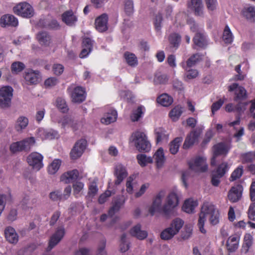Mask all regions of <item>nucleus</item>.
<instances>
[{"instance_id":"1","label":"nucleus","mask_w":255,"mask_h":255,"mask_svg":"<svg viewBox=\"0 0 255 255\" xmlns=\"http://www.w3.org/2000/svg\"><path fill=\"white\" fill-rule=\"evenodd\" d=\"M165 196V192L161 190L153 199L152 203L148 209V212L151 216H153L156 213H162L165 216H169L173 209L178 206L179 200L176 193H169L166 197L164 204L162 205Z\"/></svg>"},{"instance_id":"2","label":"nucleus","mask_w":255,"mask_h":255,"mask_svg":"<svg viewBox=\"0 0 255 255\" xmlns=\"http://www.w3.org/2000/svg\"><path fill=\"white\" fill-rule=\"evenodd\" d=\"M207 217L209 218L210 223L213 225L219 223V214L218 211L211 203L205 202L202 206L198 223L199 230L204 234L206 232L204 228V226Z\"/></svg>"},{"instance_id":"3","label":"nucleus","mask_w":255,"mask_h":255,"mask_svg":"<svg viewBox=\"0 0 255 255\" xmlns=\"http://www.w3.org/2000/svg\"><path fill=\"white\" fill-rule=\"evenodd\" d=\"M184 221L177 218L172 220L169 226L163 230L160 233V238L165 241L169 240L176 235L182 228Z\"/></svg>"},{"instance_id":"4","label":"nucleus","mask_w":255,"mask_h":255,"mask_svg":"<svg viewBox=\"0 0 255 255\" xmlns=\"http://www.w3.org/2000/svg\"><path fill=\"white\" fill-rule=\"evenodd\" d=\"M131 138L135 147L139 151L148 152L150 149V143L144 132L135 131L132 134Z\"/></svg>"},{"instance_id":"5","label":"nucleus","mask_w":255,"mask_h":255,"mask_svg":"<svg viewBox=\"0 0 255 255\" xmlns=\"http://www.w3.org/2000/svg\"><path fill=\"white\" fill-rule=\"evenodd\" d=\"M34 143V137H28L21 141L12 143L9 146V150L12 153H16L21 151L28 152Z\"/></svg>"},{"instance_id":"6","label":"nucleus","mask_w":255,"mask_h":255,"mask_svg":"<svg viewBox=\"0 0 255 255\" xmlns=\"http://www.w3.org/2000/svg\"><path fill=\"white\" fill-rule=\"evenodd\" d=\"M13 89L10 86L2 87L0 89V108L6 109L11 106Z\"/></svg>"},{"instance_id":"7","label":"nucleus","mask_w":255,"mask_h":255,"mask_svg":"<svg viewBox=\"0 0 255 255\" xmlns=\"http://www.w3.org/2000/svg\"><path fill=\"white\" fill-rule=\"evenodd\" d=\"M65 234V229L63 227L58 228L55 232L50 238L48 246L44 255H51L49 252L53 249L63 239Z\"/></svg>"},{"instance_id":"8","label":"nucleus","mask_w":255,"mask_h":255,"mask_svg":"<svg viewBox=\"0 0 255 255\" xmlns=\"http://www.w3.org/2000/svg\"><path fill=\"white\" fill-rule=\"evenodd\" d=\"M14 12L23 17L30 18L34 15L33 7L26 2H20L13 7Z\"/></svg>"},{"instance_id":"9","label":"nucleus","mask_w":255,"mask_h":255,"mask_svg":"<svg viewBox=\"0 0 255 255\" xmlns=\"http://www.w3.org/2000/svg\"><path fill=\"white\" fill-rule=\"evenodd\" d=\"M190 170L195 172H204L207 170L208 165L203 157H197L188 162Z\"/></svg>"},{"instance_id":"10","label":"nucleus","mask_w":255,"mask_h":255,"mask_svg":"<svg viewBox=\"0 0 255 255\" xmlns=\"http://www.w3.org/2000/svg\"><path fill=\"white\" fill-rule=\"evenodd\" d=\"M42 159L43 156L36 152L31 153L27 158L29 165L37 171L39 170L43 166Z\"/></svg>"},{"instance_id":"11","label":"nucleus","mask_w":255,"mask_h":255,"mask_svg":"<svg viewBox=\"0 0 255 255\" xmlns=\"http://www.w3.org/2000/svg\"><path fill=\"white\" fill-rule=\"evenodd\" d=\"M228 170L227 163H223L218 167L216 172L212 174L211 183L214 186H218L222 178Z\"/></svg>"},{"instance_id":"12","label":"nucleus","mask_w":255,"mask_h":255,"mask_svg":"<svg viewBox=\"0 0 255 255\" xmlns=\"http://www.w3.org/2000/svg\"><path fill=\"white\" fill-rule=\"evenodd\" d=\"M87 141L85 139H81L77 141L70 152L72 159H76L80 157L86 148Z\"/></svg>"},{"instance_id":"13","label":"nucleus","mask_w":255,"mask_h":255,"mask_svg":"<svg viewBox=\"0 0 255 255\" xmlns=\"http://www.w3.org/2000/svg\"><path fill=\"white\" fill-rule=\"evenodd\" d=\"M201 131V129L199 128L193 129L187 135L183 145V148L187 149L193 145L196 142H198V137Z\"/></svg>"},{"instance_id":"14","label":"nucleus","mask_w":255,"mask_h":255,"mask_svg":"<svg viewBox=\"0 0 255 255\" xmlns=\"http://www.w3.org/2000/svg\"><path fill=\"white\" fill-rule=\"evenodd\" d=\"M229 91L232 92L235 91L236 96L234 98L235 101L239 100H244L247 98V91L242 86H239L237 83H234L228 87Z\"/></svg>"},{"instance_id":"15","label":"nucleus","mask_w":255,"mask_h":255,"mask_svg":"<svg viewBox=\"0 0 255 255\" xmlns=\"http://www.w3.org/2000/svg\"><path fill=\"white\" fill-rule=\"evenodd\" d=\"M24 77L27 84L35 85L40 80V75L38 71L28 69L25 71Z\"/></svg>"},{"instance_id":"16","label":"nucleus","mask_w":255,"mask_h":255,"mask_svg":"<svg viewBox=\"0 0 255 255\" xmlns=\"http://www.w3.org/2000/svg\"><path fill=\"white\" fill-rule=\"evenodd\" d=\"M108 16L103 13L97 17L95 21L96 29L100 32L106 31L108 29Z\"/></svg>"},{"instance_id":"17","label":"nucleus","mask_w":255,"mask_h":255,"mask_svg":"<svg viewBox=\"0 0 255 255\" xmlns=\"http://www.w3.org/2000/svg\"><path fill=\"white\" fill-rule=\"evenodd\" d=\"M213 151V156L211 161L212 165H215L216 164V158L217 156L220 155H226L227 154L228 152V148L225 143L221 142L214 145Z\"/></svg>"},{"instance_id":"18","label":"nucleus","mask_w":255,"mask_h":255,"mask_svg":"<svg viewBox=\"0 0 255 255\" xmlns=\"http://www.w3.org/2000/svg\"><path fill=\"white\" fill-rule=\"evenodd\" d=\"M72 101L74 103H80L83 102L86 98L85 91L81 87H77L74 88L71 94Z\"/></svg>"},{"instance_id":"19","label":"nucleus","mask_w":255,"mask_h":255,"mask_svg":"<svg viewBox=\"0 0 255 255\" xmlns=\"http://www.w3.org/2000/svg\"><path fill=\"white\" fill-rule=\"evenodd\" d=\"M79 172L77 169L67 171L64 173L60 177V181L65 184L73 182L78 179Z\"/></svg>"},{"instance_id":"20","label":"nucleus","mask_w":255,"mask_h":255,"mask_svg":"<svg viewBox=\"0 0 255 255\" xmlns=\"http://www.w3.org/2000/svg\"><path fill=\"white\" fill-rule=\"evenodd\" d=\"M129 234L131 236L139 240H143L146 238L148 236L147 231L141 230L140 224H137L131 228L129 231Z\"/></svg>"},{"instance_id":"21","label":"nucleus","mask_w":255,"mask_h":255,"mask_svg":"<svg viewBox=\"0 0 255 255\" xmlns=\"http://www.w3.org/2000/svg\"><path fill=\"white\" fill-rule=\"evenodd\" d=\"M114 175L117 179L115 180V184L119 185L128 175V173L125 167L121 164H118L115 168Z\"/></svg>"},{"instance_id":"22","label":"nucleus","mask_w":255,"mask_h":255,"mask_svg":"<svg viewBox=\"0 0 255 255\" xmlns=\"http://www.w3.org/2000/svg\"><path fill=\"white\" fill-rule=\"evenodd\" d=\"M0 24L2 27L16 26L18 24V20L16 17L11 14H5L2 16L0 19Z\"/></svg>"},{"instance_id":"23","label":"nucleus","mask_w":255,"mask_h":255,"mask_svg":"<svg viewBox=\"0 0 255 255\" xmlns=\"http://www.w3.org/2000/svg\"><path fill=\"white\" fill-rule=\"evenodd\" d=\"M4 235L6 240L9 243L15 244L18 242L19 236L13 228L10 226L6 227L4 230Z\"/></svg>"},{"instance_id":"24","label":"nucleus","mask_w":255,"mask_h":255,"mask_svg":"<svg viewBox=\"0 0 255 255\" xmlns=\"http://www.w3.org/2000/svg\"><path fill=\"white\" fill-rule=\"evenodd\" d=\"M152 158L154 159L156 168L157 169L162 168L166 161V158L164 156L163 149L159 148L155 152Z\"/></svg>"},{"instance_id":"25","label":"nucleus","mask_w":255,"mask_h":255,"mask_svg":"<svg viewBox=\"0 0 255 255\" xmlns=\"http://www.w3.org/2000/svg\"><path fill=\"white\" fill-rule=\"evenodd\" d=\"M126 199V198L123 195L117 197L114 200L113 206L109 211V215L112 217L118 212L121 206L125 203Z\"/></svg>"},{"instance_id":"26","label":"nucleus","mask_w":255,"mask_h":255,"mask_svg":"<svg viewBox=\"0 0 255 255\" xmlns=\"http://www.w3.org/2000/svg\"><path fill=\"white\" fill-rule=\"evenodd\" d=\"M188 7L194 11L195 14L198 16L203 14V4L202 0H191L188 3Z\"/></svg>"},{"instance_id":"27","label":"nucleus","mask_w":255,"mask_h":255,"mask_svg":"<svg viewBox=\"0 0 255 255\" xmlns=\"http://www.w3.org/2000/svg\"><path fill=\"white\" fill-rule=\"evenodd\" d=\"M240 238L238 236L230 237L226 243L227 249L229 252H235L239 247Z\"/></svg>"},{"instance_id":"28","label":"nucleus","mask_w":255,"mask_h":255,"mask_svg":"<svg viewBox=\"0 0 255 255\" xmlns=\"http://www.w3.org/2000/svg\"><path fill=\"white\" fill-rule=\"evenodd\" d=\"M62 18L67 25L72 26L77 21V17L72 10H67L62 15Z\"/></svg>"},{"instance_id":"29","label":"nucleus","mask_w":255,"mask_h":255,"mask_svg":"<svg viewBox=\"0 0 255 255\" xmlns=\"http://www.w3.org/2000/svg\"><path fill=\"white\" fill-rule=\"evenodd\" d=\"M253 244V237L250 234H246L244 238V242L242 246L241 252L242 253L247 254Z\"/></svg>"},{"instance_id":"30","label":"nucleus","mask_w":255,"mask_h":255,"mask_svg":"<svg viewBox=\"0 0 255 255\" xmlns=\"http://www.w3.org/2000/svg\"><path fill=\"white\" fill-rule=\"evenodd\" d=\"M241 187H233L230 190L228 194V198L232 202L238 201L242 196V191Z\"/></svg>"},{"instance_id":"31","label":"nucleus","mask_w":255,"mask_h":255,"mask_svg":"<svg viewBox=\"0 0 255 255\" xmlns=\"http://www.w3.org/2000/svg\"><path fill=\"white\" fill-rule=\"evenodd\" d=\"M28 119L24 116H20L16 120L15 128L18 132H21L28 125Z\"/></svg>"},{"instance_id":"32","label":"nucleus","mask_w":255,"mask_h":255,"mask_svg":"<svg viewBox=\"0 0 255 255\" xmlns=\"http://www.w3.org/2000/svg\"><path fill=\"white\" fill-rule=\"evenodd\" d=\"M39 43L42 46H48L51 43V37L46 32H40L37 35Z\"/></svg>"},{"instance_id":"33","label":"nucleus","mask_w":255,"mask_h":255,"mask_svg":"<svg viewBox=\"0 0 255 255\" xmlns=\"http://www.w3.org/2000/svg\"><path fill=\"white\" fill-rule=\"evenodd\" d=\"M117 119V113L115 110H112L110 112L107 113L103 117L101 121L102 123L105 125H109L112 123L115 122Z\"/></svg>"},{"instance_id":"34","label":"nucleus","mask_w":255,"mask_h":255,"mask_svg":"<svg viewBox=\"0 0 255 255\" xmlns=\"http://www.w3.org/2000/svg\"><path fill=\"white\" fill-rule=\"evenodd\" d=\"M154 133L157 143L163 141H166L168 138V134L166 133V131L162 128H156Z\"/></svg>"},{"instance_id":"35","label":"nucleus","mask_w":255,"mask_h":255,"mask_svg":"<svg viewBox=\"0 0 255 255\" xmlns=\"http://www.w3.org/2000/svg\"><path fill=\"white\" fill-rule=\"evenodd\" d=\"M194 43L195 45L204 48L207 45L206 38L203 33L201 32H196L193 38Z\"/></svg>"},{"instance_id":"36","label":"nucleus","mask_w":255,"mask_h":255,"mask_svg":"<svg viewBox=\"0 0 255 255\" xmlns=\"http://www.w3.org/2000/svg\"><path fill=\"white\" fill-rule=\"evenodd\" d=\"M157 102L164 107H168L173 103V99L168 94H163L157 98Z\"/></svg>"},{"instance_id":"37","label":"nucleus","mask_w":255,"mask_h":255,"mask_svg":"<svg viewBox=\"0 0 255 255\" xmlns=\"http://www.w3.org/2000/svg\"><path fill=\"white\" fill-rule=\"evenodd\" d=\"M198 204L196 201L189 199L185 201L183 206V210L186 213H192Z\"/></svg>"},{"instance_id":"38","label":"nucleus","mask_w":255,"mask_h":255,"mask_svg":"<svg viewBox=\"0 0 255 255\" xmlns=\"http://www.w3.org/2000/svg\"><path fill=\"white\" fill-rule=\"evenodd\" d=\"M243 15L248 19L254 21L255 19V7L249 6L244 7L242 10Z\"/></svg>"},{"instance_id":"39","label":"nucleus","mask_w":255,"mask_h":255,"mask_svg":"<svg viewBox=\"0 0 255 255\" xmlns=\"http://www.w3.org/2000/svg\"><path fill=\"white\" fill-rule=\"evenodd\" d=\"M136 159L138 164L141 167L145 166L148 163H152L153 159L150 156H147L145 154H139L137 155Z\"/></svg>"},{"instance_id":"40","label":"nucleus","mask_w":255,"mask_h":255,"mask_svg":"<svg viewBox=\"0 0 255 255\" xmlns=\"http://www.w3.org/2000/svg\"><path fill=\"white\" fill-rule=\"evenodd\" d=\"M182 113L183 108L178 105L170 111L169 115L173 121H176L179 119Z\"/></svg>"},{"instance_id":"41","label":"nucleus","mask_w":255,"mask_h":255,"mask_svg":"<svg viewBox=\"0 0 255 255\" xmlns=\"http://www.w3.org/2000/svg\"><path fill=\"white\" fill-rule=\"evenodd\" d=\"M182 138L176 137L169 144V151L172 154H175L178 151Z\"/></svg>"},{"instance_id":"42","label":"nucleus","mask_w":255,"mask_h":255,"mask_svg":"<svg viewBox=\"0 0 255 255\" xmlns=\"http://www.w3.org/2000/svg\"><path fill=\"white\" fill-rule=\"evenodd\" d=\"M124 56L126 61L128 65L134 67L137 65V59L134 54L126 52L124 54Z\"/></svg>"},{"instance_id":"43","label":"nucleus","mask_w":255,"mask_h":255,"mask_svg":"<svg viewBox=\"0 0 255 255\" xmlns=\"http://www.w3.org/2000/svg\"><path fill=\"white\" fill-rule=\"evenodd\" d=\"M127 236L125 233L121 236L120 250L122 253L127 252L129 249L130 243L127 242Z\"/></svg>"},{"instance_id":"44","label":"nucleus","mask_w":255,"mask_h":255,"mask_svg":"<svg viewBox=\"0 0 255 255\" xmlns=\"http://www.w3.org/2000/svg\"><path fill=\"white\" fill-rule=\"evenodd\" d=\"M168 81V77L166 75L161 74L160 72H156L154 75L153 82L154 84H164Z\"/></svg>"},{"instance_id":"45","label":"nucleus","mask_w":255,"mask_h":255,"mask_svg":"<svg viewBox=\"0 0 255 255\" xmlns=\"http://www.w3.org/2000/svg\"><path fill=\"white\" fill-rule=\"evenodd\" d=\"M61 164V161L59 159H54L48 166V172L51 174H54L59 170Z\"/></svg>"},{"instance_id":"46","label":"nucleus","mask_w":255,"mask_h":255,"mask_svg":"<svg viewBox=\"0 0 255 255\" xmlns=\"http://www.w3.org/2000/svg\"><path fill=\"white\" fill-rule=\"evenodd\" d=\"M181 37L177 33H172L169 36V41L171 47L177 48L180 42Z\"/></svg>"},{"instance_id":"47","label":"nucleus","mask_w":255,"mask_h":255,"mask_svg":"<svg viewBox=\"0 0 255 255\" xmlns=\"http://www.w3.org/2000/svg\"><path fill=\"white\" fill-rule=\"evenodd\" d=\"M56 106L57 108L62 113H67L69 108L65 100L61 98H58L56 100Z\"/></svg>"},{"instance_id":"48","label":"nucleus","mask_w":255,"mask_h":255,"mask_svg":"<svg viewBox=\"0 0 255 255\" xmlns=\"http://www.w3.org/2000/svg\"><path fill=\"white\" fill-rule=\"evenodd\" d=\"M201 60V57L198 53L192 55L186 62V67L190 68L194 66L197 62Z\"/></svg>"},{"instance_id":"49","label":"nucleus","mask_w":255,"mask_h":255,"mask_svg":"<svg viewBox=\"0 0 255 255\" xmlns=\"http://www.w3.org/2000/svg\"><path fill=\"white\" fill-rule=\"evenodd\" d=\"M223 40L226 43L230 44L233 41V35L228 26H226L223 32Z\"/></svg>"},{"instance_id":"50","label":"nucleus","mask_w":255,"mask_h":255,"mask_svg":"<svg viewBox=\"0 0 255 255\" xmlns=\"http://www.w3.org/2000/svg\"><path fill=\"white\" fill-rule=\"evenodd\" d=\"M25 68L24 64L19 61L13 62L11 66V71L13 73L17 74L22 71Z\"/></svg>"},{"instance_id":"51","label":"nucleus","mask_w":255,"mask_h":255,"mask_svg":"<svg viewBox=\"0 0 255 255\" xmlns=\"http://www.w3.org/2000/svg\"><path fill=\"white\" fill-rule=\"evenodd\" d=\"M244 171L243 166H239L232 173L230 181H233L240 178L243 175Z\"/></svg>"},{"instance_id":"52","label":"nucleus","mask_w":255,"mask_h":255,"mask_svg":"<svg viewBox=\"0 0 255 255\" xmlns=\"http://www.w3.org/2000/svg\"><path fill=\"white\" fill-rule=\"evenodd\" d=\"M133 2L132 0H125L124 2V10L128 15L131 14L133 12Z\"/></svg>"},{"instance_id":"53","label":"nucleus","mask_w":255,"mask_h":255,"mask_svg":"<svg viewBox=\"0 0 255 255\" xmlns=\"http://www.w3.org/2000/svg\"><path fill=\"white\" fill-rule=\"evenodd\" d=\"M185 70L187 71L185 76L184 77L185 81H188L189 80H191L192 79H194L196 78L198 75V72L197 70L195 69H191L187 70V67H184Z\"/></svg>"},{"instance_id":"54","label":"nucleus","mask_w":255,"mask_h":255,"mask_svg":"<svg viewBox=\"0 0 255 255\" xmlns=\"http://www.w3.org/2000/svg\"><path fill=\"white\" fill-rule=\"evenodd\" d=\"M193 227L191 225H186L182 232L181 237L183 240H187L192 234Z\"/></svg>"},{"instance_id":"55","label":"nucleus","mask_w":255,"mask_h":255,"mask_svg":"<svg viewBox=\"0 0 255 255\" xmlns=\"http://www.w3.org/2000/svg\"><path fill=\"white\" fill-rule=\"evenodd\" d=\"M143 114L142 107H138L137 109L133 111L130 115V119L132 122L138 121Z\"/></svg>"},{"instance_id":"56","label":"nucleus","mask_w":255,"mask_h":255,"mask_svg":"<svg viewBox=\"0 0 255 255\" xmlns=\"http://www.w3.org/2000/svg\"><path fill=\"white\" fill-rule=\"evenodd\" d=\"M49 197L53 201L63 200L61 191L58 190L50 192Z\"/></svg>"},{"instance_id":"57","label":"nucleus","mask_w":255,"mask_h":255,"mask_svg":"<svg viewBox=\"0 0 255 255\" xmlns=\"http://www.w3.org/2000/svg\"><path fill=\"white\" fill-rule=\"evenodd\" d=\"M235 132L233 134V137L236 138V141L239 142L242 139V137L245 134V129L243 127H240L239 128H237V129H234Z\"/></svg>"},{"instance_id":"58","label":"nucleus","mask_w":255,"mask_h":255,"mask_svg":"<svg viewBox=\"0 0 255 255\" xmlns=\"http://www.w3.org/2000/svg\"><path fill=\"white\" fill-rule=\"evenodd\" d=\"M98 188L95 182L91 183L89 187L88 195L90 197L93 198L98 193Z\"/></svg>"},{"instance_id":"59","label":"nucleus","mask_w":255,"mask_h":255,"mask_svg":"<svg viewBox=\"0 0 255 255\" xmlns=\"http://www.w3.org/2000/svg\"><path fill=\"white\" fill-rule=\"evenodd\" d=\"M162 20V17L160 13H158L154 19V25L155 29L157 31H159L161 29V23Z\"/></svg>"},{"instance_id":"60","label":"nucleus","mask_w":255,"mask_h":255,"mask_svg":"<svg viewBox=\"0 0 255 255\" xmlns=\"http://www.w3.org/2000/svg\"><path fill=\"white\" fill-rule=\"evenodd\" d=\"M72 119L71 117L64 116L63 117L58 123L61 124L63 128H65L67 126H70L71 124L72 123Z\"/></svg>"},{"instance_id":"61","label":"nucleus","mask_w":255,"mask_h":255,"mask_svg":"<svg viewBox=\"0 0 255 255\" xmlns=\"http://www.w3.org/2000/svg\"><path fill=\"white\" fill-rule=\"evenodd\" d=\"M255 157L254 153L249 152L242 155V162L243 163L251 162Z\"/></svg>"},{"instance_id":"62","label":"nucleus","mask_w":255,"mask_h":255,"mask_svg":"<svg viewBox=\"0 0 255 255\" xmlns=\"http://www.w3.org/2000/svg\"><path fill=\"white\" fill-rule=\"evenodd\" d=\"M207 9L209 11H213L216 9L217 5V0H205Z\"/></svg>"},{"instance_id":"63","label":"nucleus","mask_w":255,"mask_h":255,"mask_svg":"<svg viewBox=\"0 0 255 255\" xmlns=\"http://www.w3.org/2000/svg\"><path fill=\"white\" fill-rule=\"evenodd\" d=\"M58 83V80L55 77L49 78L45 81L44 85L46 88H51Z\"/></svg>"},{"instance_id":"64","label":"nucleus","mask_w":255,"mask_h":255,"mask_svg":"<svg viewBox=\"0 0 255 255\" xmlns=\"http://www.w3.org/2000/svg\"><path fill=\"white\" fill-rule=\"evenodd\" d=\"M248 217L250 219L255 221V202L251 204L249 207Z\"/></svg>"}]
</instances>
